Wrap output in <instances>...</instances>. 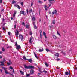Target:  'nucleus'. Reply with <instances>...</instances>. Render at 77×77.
<instances>
[{"label": "nucleus", "instance_id": "obj_62", "mask_svg": "<svg viewBox=\"0 0 77 77\" xmlns=\"http://www.w3.org/2000/svg\"><path fill=\"white\" fill-rule=\"evenodd\" d=\"M10 75H12L13 77H14V75H13V74H10Z\"/></svg>", "mask_w": 77, "mask_h": 77}, {"label": "nucleus", "instance_id": "obj_35", "mask_svg": "<svg viewBox=\"0 0 77 77\" xmlns=\"http://www.w3.org/2000/svg\"><path fill=\"white\" fill-rule=\"evenodd\" d=\"M5 61H6V59H5V58H4V59H3V61H2V62L4 63L5 62Z\"/></svg>", "mask_w": 77, "mask_h": 77}, {"label": "nucleus", "instance_id": "obj_64", "mask_svg": "<svg viewBox=\"0 0 77 77\" xmlns=\"http://www.w3.org/2000/svg\"><path fill=\"white\" fill-rule=\"evenodd\" d=\"M22 30H23V29H20V31H21Z\"/></svg>", "mask_w": 77, "mask_h": 77}, {"label": "nucleus", "instance_id": "obj_7", "mask_svg": "<svg viewBox=\"0 0 77 77\" xmlns=\"http://www.w3.org/2000/svg\"><path fill=\"white\" fill-rule=\"evenodd\" d=\"M19 36L20 39H21V40H23V36L22 35H20V34H19Z\"/></svg>", "mask_w": 77, "mask_h": 77}, {"label": "nucleus", "instance_id": "obj_63", "mask_svg": "<svg viewBox=\"0 0 77 77\" xmlns=\"http://www.w3.org/2000/svg\"><path fill=\"white\" fill-rule=\"evenodd\" d=\"M48 13H49V14H51V12L49 11L48 12Z\"/></svg>", "mask_w": 77, "mask_h": 77}, {"label": "nucleus", "instance_id": "obj_59", "mask_svg": "<svg viewBox=\"0 0 77 77\" xmlns=\"http://www.w3.org/2000/svg\"><path fill=\"white\" fill-rule=\"evenodd\" d=\"M60 60V59L59 58L57 59V61L59 60Z\"/></svg>", "mask_w": 77, "mask_h": 77}, {"label": "nucleus", "instance_id": "obj_27", "mask_svg": "<svg viewBox=\"0 0 77 77\" xmlns=\"http://www.w3.org/2000/svg\"><path fill=\"white\" fill-rule=\"evenodd\" d=\"M29 25H26V29H28V28H29Z\"/></svg>", "mask_w": 77, "mask_h": 77}, {"label": "nucleus", "instance_id": "obj_2", "mask_svg": "<svg viewBox=\"0 0 77 77\" xmlns=\"http://www.w3.org/2000/svg\"><path fill=\"white\" fill-rule=\"evenodd\" d=\"M33 37L32 36L30 38V39L29 41V42L30 44H32V42H33Z\"/></svg>", "mask_w": 77, "mask_h": 77}, {"label": "nucleus", "instance_id": "obj_28", "mask_svg": "<svg viewBox=\"0 0 77 77\" xmlns=\"http://www.w3.org/2000/svg\"><path fill=\"white\" fill-rule=\"evenodd\" d=\"M38 3H40V4H41L43 2L39 0L38 1Z\"/></svg>", "mask_w": 77, "mask_h": 77}, {"label": "nucleus", "instance_id": "obj_58", "mask_svg": "<svg viewBox=\"0 0 77 77\" xmlns=\"http://www.w3.org/2000/svg\"><path fill=\"white\" fill-rule=\"evenodd\" d=\"M3 52L2 51H0V54H2Z\"/></svg>", "mask_w": 77, "mask_h": 77}, {"label": "nucleus", "instance_id": "obj_34", "mask_svg": "<svg viewBox=\"0 0 77 77\" xmlns=\"http://www.w3.org/2000/svg\"><path fill=\"white\" fill-rule=\"evenodd\" d=\"M33 12V10H32V9H31L29 10V12L30 13H31V12Z\"/></svg>", "mask_w": 77, "mask_h": 77}, {"label": "nucleus", "instance_id": "obj_57", "mask_svg": "<svg viewBox=\"0 0 77 77\" xmlns=\"http://www.w3.org/2000/svg\"><path fill=\"white\" fill-rule=\"evenodd\" d=\"M54 0H49V1L50 2V3L51 1H53Z\"/></svg>", "mask_w": 77, "mask_h": 77}, {"label": "nucleus", "instance_id": "obj_11", "mask_svg": "<svg viewBox=\"0 0 77 77\" xmlns=\"http://www.w3.org/2000/svg\"><path fill=\"white\" fill-rule=\"evenodd\" d=\"M16 49H20V48H21V47H20V45H17V46H16Z\"/></svg>", "mask_w": 77, "mask_h": 77}, {"label": "nucleus", "instance_id": "obj_48", "mask_svg": "<svg viewBox=\"0 0 77 77\" xmlns=\"http://www.w3.org/2000/svg\"><path fill=\"white\" fill-rule=\"evenodd\" d=\"M33 2H32L31 4V6H32L33 5Z\"/></svg>", "mask_w": 77, "mask_h": 77}, {"label": "nucleus", "instance_id": "obj_43", "mask_svg": "<svg viewBox=\"0 0 77 77\" xmlns=\"http://www.w3.org/2000/svg\"><path fill=\"white\" fill-rule=\"evenodd\" d=\"M39 71H40V72H42V73L43 72L42 71H41L40 69H39Z\"/></svg>", "mask_w": 77, "mask_h": 77}, {"label": "nucleus", "instance_id": "obj_26", "mask_svg": "<svg viewBox=\"0 0 77 77\" xmlns=\"http://www.w3.org/2000/svg\"><path fill=\"white\" fill-rule=\"evenodd\" d=\"M16 2H16V1H12V4H14V3H16Z\"/></svg>", "mask_w": 77, "mask_h": 77}, {"label": "nucleus", "instance_id": "obj_45", "mask_svg": "<svg viewBox=\"0 0 77 77\" xmlns=\"http://www.w3.org/2000/svg\"><path fill=\"white\" fill-rule=\"evenodd\" d=\"M3 30H6V29H5V28H4V27H3Z\"/></svg>", "mask_w": 77, "mask_h": 77}, {"label": "nucleus", "instance_id": "obj_42", "mask_svg": "<svg viewBox=\"0 0 77 77\" xmlns=\"http://www.w3.org/2000/svg\"><path fill=\"white\" fill-rule=\"evenodd\" d=\"M20 4H21L22 6H23V5H24V4L23 3V2H21L20 3Z\"/></svg>", "mask_w": 77, "mask_h": 77}, {"label": "nucleus", "instance_id": "obj_12", "mask_svg": "<svg viewBox=\"0 0 77 77\" xmlns=\"http://www.w3.org/2000/svg\"><path fill=\"white\" fill-rule=\"evenodd\" d=\"M24 67L26 69H29V66H27L26 65H24Z\"/></svg>", "mask_w": 77, "mask_h": 77}, {"label": "nucleus", "instance_id": "obj_53", "mask_svg": "<svg viewBox=\"0 0 77 77\" xmlns=\"http://www.w3.org/2000/svg\"><path fill=\"white\" fill-rule=\"evenodd\" d=\"M4 20H5V19H3L2 20V22H3V21H4Z\"/></svg>", "mask_w": 77, "mask_h": 77}, {"label": "nucleus", "instance_id": "obj_50", "mask_svg": "<svg viewBox=\"0 0 77 77\" xmlns=\"http://www.w3.org/2000/svg\"><path fill=\"white\" fill-rule=\"evenodd\" d=\"M26 12H27V14H28V13H29V10H27Z\"/></svg>", "mask_w": 77, "mask_h": 77}, {"label": "nucleus", "instance_id": "obj_6", "mask_svg": "<svg viewBox=\"0 0 77 77\" xmlns=\"http://www.w3.org/2000/svg\"><path fill=\"white\" fill-rule=\"evenodd\" d=\"M33 24L34 25V28L35 29H37V27H36V25L35 24V22H33Z\"/></svg>", "mask_w": 77, "mask_h": 77}, {"label": "nucleus", "instance_id": "obj_31", "mask_svg": "<svg viewBox=\"0 0 77 77\" xmlns=\"http://www.w3.org/2000/svg\"><path fill=\"white\" fill-rule=\"evenodd\" d=\"M35 56V57H36V58H37V59H38V57H37V56H36V54L34 52V53Z\"/></svg>", "mask_w": 77, "mask_h": 77}, {"label": "nucleus", "instance_id": "obj_37", "mask_svg": "<svg viewBox=\"0 0 77 77\" xmlns=\"http://www.w3.org/2000/svg\"><path fill=\"white\" fill-rule=\"evenodd\" d=\"M17 8L19 9H20L21 8V7L20 6H19V5H18L17 6Z\"/></svg>", "mask_w": 77, "mask_h": 77}, {"label": "nucleus", "instance_id": "obj_32", "mask_svg": "<svg viewBox=\"0 0 77 77\" xmlns=\"http://www.w3.org/2000/svg\"><path fill=\"white\" fill-rule=\"evenodd\" d=\"M14 5L15 7H18V6L17 4H14Z\"/></svg>", "mask_w": 77, "mask_h": 77}, {"label": "nucleus", "instance_id": "obj_60", "mask_svg": "<svg viewBox=\"0 0 77 77\" xmlns=\"http://www.w3.org/2000/svg\"><path fill=\"white\" fill-rule=\"evenodd\" d=\"M0 70L1 71V72H2V71H3V70L2 69H0Z\"/></svg>", "mask_w": 77, "mask_h": 77}, {"label": "nucleus", "instance_id": "obj_61", "mask_svg": "<svg viewBox=\"0 0 77 77\" xmlns=\"http://www.w3.org/2000/svg\"><path fill=\"white\" fill-rule=\"evenodd\" d=\"M39 75H41V73H38V76H39Z\"/></svg>", "mask_w": 77, "mask_h": 77}, {"label": "nucleus", "instance_id": "obj_8", "mask_svg": "<svg viewBox=\"0 0 77 77\" xmlns=\"http://www.w3.org/2000/svg\"><path fill=\"white\" fill-rule=\"evenodd\" d=\"M34 68V66H29V69H33Z\"/></svg>", "mask_w": 77, "mask_h": 77}, {"label": "nucleus", "instance_id": "obj_44", "mask_svg": "<svg viewBox=\"0 0 77 77\" xmlns=\"http://www.w3.org/2000/svg\"><path fill=\"white\" fill-rule=\"evenodd\" d=\"M2 50L3 51H5V49H4L3 48H2Z\"/></svg>", "mask_w": 77, "mask_h": 77}, {"label": "nucleus", "instance_id": "obj_19", "mask_svg": "<svg viewBox=\"0 0 77 77\" xmlns=\"http://www.w3.org/2000/svg\"><path fill=\"white\" fill-rule=\"evenodd\" d=\"M35 17L33 16L32 18V20L34 21H35Z\"/></svg>", "mask_w": 77, "mask_h": 77}, {"label": "nucleus", "instance_id": "obj_54", "mask_svg": "<svg viewBox=\"0 0 77 77\" xmlns=\"http://www.w3.org/2000/svg\"><path fill=\"white\" fill-rule=\"evenodd\" d=\"M13 73H14V72H15V71H14V69H13Z\"/></svg>", "mask_w": 77, "mask_h": 77}, {"label": "nucleus", "instance_id": "obj_56", "mask_svg": "<svg viewBox=\"0 0 77 77\" xmlns=\"http://www.w3.org/2000/svg\"><path fill=\"white\" fill-rule=\"evenodd\" d=\"M50 6H51V4H50L49 5V7L48 8L50 7Z\"/></svg>", "mask_w": 77, "mask_h": 77}, {"label": "nucleus", "instance_id": "obj_20", "mask_svg": "<svg viewBox=\"0 0 77 77\" xmlns=\"http://www.w3.org/2000/svg\"><path fill=\"white\" fill-rule=\"evenodd\" d=\"M16 13H17V11H15L14 12V14H13V17H15V14H16Z\"/></svg>", "mask_w": 77, "mask_h": 77}, {"label": "nucleus", "instance_id": "obj_24", "mask_svg": "<svg viewBox=\"0 0 77 77\" xmlns=\"http://www.w3.org/2000/svg\"><path fill=\"white\" fill-rule=\"evenodd\" d=\"M57 33L58 35V36H61L60 34H59V32H58V31H57Z\"/></svg>", "mask_w": 77, "mask_h": 77}, {"label": "nucleus", "instance_id": "obj_47", "mask_svg": "<svg viewBox=\"0 0 77 77\" xmlns=\"http://www.w3.org/2000/svg\"><path fill=\"white\" fill-rule=\"evenodd\" d=\"M26 75L27 76V77H29V76H30V74H27Z\"/></svg>", "mask_w": 77, "mask_h": 77}, {"label": "nucleus", "instance_id": "obj_25", "mask_svg": "<svg viewBox=\"0 0 77 77\" xmlns=\"http://www.w3.org/2000/svg\"><path fill=\"white\" fill-rule=\"evenodd\" d=\"M52 24H55V20H54L52 21Z\"/></svg>", "mask_w": 77, "mask_h": 77}, {"label": "nucleus", "instance_id": "obj_33", "mask_svg": "<svg viewBox=\"0 0 77 77\" xmlns=\"http://www.w3.org/2000/svg\"><path fill=\"white\" fill-rule=\"evenodd\" d=\"M20 72L21 74H24V72H22V71H20Z\"/></svg>", "mask_w": 77, "mask_h": 77}, {"label": "nucleus", "instance_id": "obj_36", "mask_svg": "<svg viewBox=\"0 0 77 77\" xmlns=\"http://www.w3.org/2000/svg\"><path fill=\"white\" fill-rule=\"evenodd\" d=\"M9 68H10V69H13V68H12V66L10 67Z\"/></svg>", "mask_w": 77, "mask_h": 77}, {"label": "nucleus", "instance_id": "obj_5", "mask_svg": "<svg viewBox=\"0 0 77 77\" xmlns=\"http://www.w3.org/2000/svg\"><path fill=\"white\" fill-rule=\"evenodd\" d=\"M38 51L39 52H42V51H44V49H43V48H42V47H40Z\"/></svg>", "mask_w": 77, "mask_h": 77}, {"label": "nucleus", "instance_id": "obj_30", "mask_svg": "<svg viewBox=\"0 0 77 77\" xmlns=\"http://www.w3.org/2000/svg\"><path fill=\"white\" fill-rule=\"evenodd\" d=\"M23 59H24V60H27V59H26V57H25V56H24L23 57Z\"/></svg>", "mask_w": 77, "mask_h": 77}, {"label": "nucleus", "instance_id": "obj_23", "mask_svg": "<svg viewBox=\"0 0 77 77\" xmlns=\"http://www.w3.org/2000/svg\"><path fill=\"white\" fill-rule=\"evenodd\" d=\"M47 8H48L47 7V6L45 5V10H46V11H47Z\"/></svg>", "mask_w": 77, "mask_h": 77}, {"label": "nucleus", "instance_id": "obj_21", "mask_svg": "<svg viewBox=\"0 0 77 77\" xmlns=\"http://www.w3.org/2000/svg\"><path fill=\"white\" fill-rule=\"evenodd\" d=\"M20 14H23V15H25L24 12L23 11H20Z\"/></svg>", "mask_w": 77, "mask_h": 77}, {"label": "nucleus", "instance_id": "obj_52", "mask_svg": "<svg viewBox=\"0 0 77 77\" xmlns=\"http://www.w3.org/2000/svg\"><path fill=\"white\" fill-rule=\"evenodd\" d=\"M8 34L9 35H11V32H8Z\"/></svg>", "mask_w": 77, "mask_h": 77}, {"label": "nucleus", "instance_id": "obj_17", "mask_svg": "<svg viewBox=\"0 0 77 77\" xmlns=\"http://www.w3.org/2000/svg\"><path fill=\"white\" fill-rule=\"evenodd\" d=\"M27 60H28L29 62H32L33 61V60L32 59H27Z\"/></svg>", "mask_w": 77, "mask_h": 77}, {"label": "nucleus", "instance_id": "obj_22", "mask_svg": "<svg viewBox=\"0 0 77 77\" xmlns=\"http://www.w3.org/2000/svg\"><path fill=\"white\" fill-rule=\"evenodd\" d=\"M53 38L54 39H56L57 37H56V35H53Z\"/></svg>", "mask_w": 77, "mask_h": 77}, {"label": "nucleus", "instance_id": "obj_55", "mask_svg": "<svg viewBox=\"0 0 77 77\" xmlns=\"http://www.w3.org/2000/svg\"><path fill=\"white\" fill-rule=\"evenodd\" d=\"M14 29H15V28H16V25H14Z\"/></svg>", "mask_w": 77, "mask_h": 77}, {"label": "nucleus", "instance_id": "obj_39", "mask_svg": "<svg viewBox=\"0 0 77 77\" xmlns=\"http://www.w3.org/2000/svg\"><path fill=\"white\" fill-rule=\"evenodd\" d=\"M41 33H42V31H41L40 32V35L41 37L42 36V35H41Z\"/></svg>", "mask_w": 77, "mask_h": 77}, {"label": "nucleus", "instance_id": "obj_13", "mask_svg": "<svg viewBox=\"0 0 77 77\" xmlns=\"http://www.w3.org/2000/svg\"><path fill=\"white\" fill-rule=\"evenodd\" d=\"M55 57H58L59 56V53H56L55 54Z\"/></svg>", "mask_w": 77, "mask_h": 77}, {"label": "nucleus", "instance_id": "obj_18", "mask_svg": "<svg viewBox=\"0 0 77 77\" xmlns=\"http://www.w3.org/2000/svg\"><path fill=\"white\" fill-rule=\"evenodd\" d=\"M43 35L45 36V38H47V36H46V34L44 32H43Z\"/></svg>", "mask_w": 77, "mask_h": 77}, {"label": "nucleus", "instance_id": "obj_15", "mask_svg": "<svg viewBox=\"0 0 77 77\" xmlns=\"http://www.w3.org/2000/svg\"><path fill=\"white\" fill-rule=\"evenodd\" d=\"M0 63H1V65H2V66H3L4 65V62H2V61H1L0 62Z\"/></svg>", "mask_w": 77, "mask_h": 77}, {"label": "nucleus", "instance_id": "obj_41", "mask_svg": "<svg viewBox=\"0 0 77 77\" xmlns=\"http://www.w3.org/2000/svg\"><path fill=\"white\" fill-rule=\"evenodd\" d=\"M15 45H16V47H17V46H18V44H17V42H16Z\"/></svg>", "mask_w": 77, "mask_h": 77}, {"label": "nucleus", "instance_id": "obj_14", "mask_svg": "<svg viewBox=\"0 0 77 77\" xmlns=\"http://www.w3.org/2000/svg\"><path fill=\"white\" fill-rule=\"evenodd\" d=\"M45 64L46 66V67H48V66H49V65L48 64H47V62H45Z\"/></svg>", "mask_w": 77, "mask_h": 77}, {"label": "nucleus", "instance_id": "obj_29", "mask_svg": "<svg viewBox=\"0 0 77 77\" xmlns=\"http://www.w3.org/2000/svg\"><path fill=\"white\" fill-rule=\"evenodd\" d=\"M65 75H68V74H69V73L68 72H65Z\"/></svg>", "mask_w": 77, "mask_h": 77}, {"label": "nucleus", "instance_id": "obj_10", "mask_svg": "<svg viewBox=\"0 0 77 77\" xmlns=\"http://www.w3.org/2000/svg\"><path fill=\"white\" fill-rule=\"evenodd\" d=\"M30 72L31 74H33V73H34V71L32 69H31L30 70Z\"/></svg>", "mask_w": 77, "mask_h": 77}, {"label": "nucleus", "instance_id": "obj_46", "mask_svg": "<svg viewBox=\"0 0 77 77\" xmlns=\"http://www.w3.org/2000/svg\"><path fill=\"white\" fill-rule=\"evenodd\" d=\"M43 72H45V73H47V71H45V70H44L43 71Z\"/></svg>", "mask_w": 77, "mask_h": 77}, {"label": "nucleus", "instance_id": "obj_3", "mask_svg": "<svg viewBox=\"0 0 77 77\" xmlns=\"http://www.w3.org/2000/svg\"><path fill=\"white\" fill-rule=\"evenodd\" d=\"M2 68L5 70V72L6 74H8V71L6 70V69H7V68L4 67H2Z\"/></svg>", "mask_w": 77, "mask_h": 77}, {"label": "nucleus", "instance_id": "obj_9", "mask_svg": "<svg viewBox=\"0 0 77 77\" xmlns=\"http://www.w3.org/2000/svg\"><path fill=\"white\" fill-rule=\"evenodd\" d=\"M9 60V62H8L7 64L8 65H10L11 64H12V62H11V60Z\"/></svg>", "mask_w": 77, "mask_h": 77}, {"label": "nucleus", "instance_id": "obj_38", "mask_svg": "<svg viewBox=\"0 0 77 77\" xmlns=\"http://www.w3.org/2000/svg\"><path fill=\"white\" fill-rule=\"evenodd\" d=\"M46 50L47 52H48V51H50V50H48V49H46Z\"/></svg>", "mask_w": 77, "mask_h": 77}, {"label": "nucleus", "instance_id": "obj_51", "mask_svg": "<svg viewBox=\"0 0 77 77\" xmlns=\"http://www.w3.org/2000/svg\"><path fill=\"white\" fill-rule=\"evenodd\" d=\"M2 3V0H0V3Z\"/></svg>", "mask_w": 77, "mask_h": 77}, {"label": "nucleus", "instance_id": "obj_40", "mask_svg": "<svg viewBox=\"0 0 77 77\" xmlns=\"http://www.w3.org/2000/svg\"><path fill=\"white\" fill-rule=\"evenodd\" d=\"M22 25H24V26H25V23L24 22H23L22 24Z\"/></svg>", "mask_w": 77, "mask_h": 77}, {"label": "nucleus", "instance_id": "obj_16", "mask_svg": "<svg viewBox=\"0 0 77 77\" xmlns=\"http://www.w3.org/2000/svg\"><path fill=\"white\" fill-rule=\"evenodd\" d=\"M54 24H53V23H51V28H54Z\"/></svg>", "mask_w": 77, "mask_h": 77}, {"label": "nucleus", "instance_id": "obj_1", "mask_svg": "<svg viewBox=\"0 0 77 77\" xmlns=\"http://www.w3.org/2000/svg\"><path fill=\"white\" fill-rule=\"evenodd\" d=\"M19 34V31H18L17 30H16L15 31V35L16 37H18V34Z\"/></svg>", "mask_w": 77, "mask_h": 77}, {"label": "nucleus", "instance_id": "obj_4", "mask_svg": "<svg viewBox=\"0 0 77 77\" xmlns=\"http://www.w3.org/2000/svg\"><path fill=\"white\" fill-rule=\"evenodd\" d=\"M56 13H57V11L56 10H53V12L52 13V15H55L56 14Z\"/></svg>", "mask_w": 77, "mask_h": 77}, {"label": "nucleus", "instance_id": "obj_49", "mask_svg": "<svg viewBox=\"0 0 77 77\" xmlns=\"http://www.w3.org/2000/svg\"><path fill=\"white\" fill-rule=\"evenodd\" d=\"M30 35H32V32H30Z\"/></svg>", "mask_w": 77, "mask_h": 77}]
</instances>
